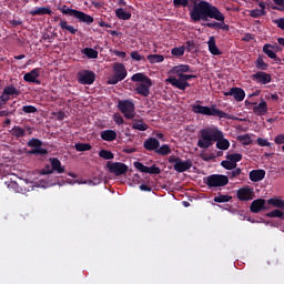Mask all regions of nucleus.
<instances>
[{"instance_id":"27","label":"nucleus","mask_w":284,"mask_h":284,"mask_svg":"<svg viewBox=\"0 0 284 284\" xmlns=\"http://www.w3.org/2000/svg\"><path fill=\"white\" fill-rule=\"evenodd\" d=\"M100 136L102 141H108L110 143L112 141H116V131L104 130V131H101Z\"/></svg>"},{"instance_id":"44","label":"nucleus","mask_w":284,"mask_h":284,"mask_svg":"<svg viewBox=\"0 0 284 284\" xmlns=\"http://www.w3.org/2000/svg\"><path fill=\"white\" fill-rule=\"evenodd\" d=\"M266 216H267L268 219H283L284 212L281 211V210H278V209H275V210H273V211L266 213Z\"/></svg>"},{"instance_id":"21","label":"nucleus","mask_w":284,"mask_h":284,"mask_svg":"<svg viewBox=\"0 0 284 284\" xmlns=\"http://www.w3.org/2000/svg\"><path fill=\"white\" fill-rule=\"evenodd\" d=\"M205 28H211L212 30H223L224 32H230V24H225V20L220 22H207Z\"/></svg>"},{"instance_id":"25","label":"nucleus","mask_w":284,"mask_h":284,"mask_svg":"<svg viewBox=\"0 0 284 284\" xmlns=\"http://www.w3.org/2000/svg\"><path fill=\"white\" fill-rule=\"evenodd\" d=\"M207 45L209 52H211V54H213L214 57H219L222 54L221 50H219V47H216V38L210 37Z\"/></svg>"},{"instance_id":"58","label":"nucleus","mask_w":284,"mask_h":284,"mask_svg":"<svg viewBox=\"0 0 284 284\" xmlns=\"http://www.w3.org/2000/svg\"><path fill=\"white\" fill-rule=\"evenodd\" d=\"M113 121H114V123H116V125H123V123H124L123 116L119 113H115L113 115Z\"/></svg>"},{"instance_id":"8","label":"nucleus","mask_w":284,"mask_h":284,"mask_svg":"<svg viewBox=\"0 0 284 284\" xmlns=\"http://www.w3.org/2000/svg\"><path fill=\"white\" fill-rule=\"evenodd\" d=\"M118 110H120L126 119H134V116H136V108L131 100H120L118 102Z\"/></svg>"},{"instance_id":"30","label":"nucleus","mask_w":284,"mask_h":284,"mask_svg":"<svg viewBox=\"0 0 284 284\" xmlns=\"http://www.w3.org/2000/svg\"><path fill=\"white\" fill-rule=\"evenodd\" d=\"M59 27L61 28V30H65L70 34H77L79 32V29L74 28L71 24H68V21L65 20H60Z\"/></svg>"},{"instance_id":"31","label":"nucleus","mask_w":284,"mask_h":284,"mask_svg":"<svg viewBox=\"0 0 284 284\" xmlns=\"http://www.w3.org/2000/svg\"><path fill=\"white\" fill-rule=\"evenodd\" d=\"M2 93L4 95L9 97V99H10V97H19V94H21V92L17 88H14V85H12V84L6 87L2 91Z\"/></svg>"},{"instance_id":"26","label":"nucleus","mask_w":284,"mask_h":284,"mask_svg":"<svg viewBox=\"0 0 284 284\" xmlns=\"http://www.w3.org/2000/svg\"><path fill=\"white\" fill-rule=\"evenodd\" d=\"M51 168L53 172H57V174H63L65 172V166L61 165V161L57 158H51Z\"/></svg>"},{"instance_id":"15","label":"nucleus","mask_w":284,"mask_h":284,"mask_svg":"<svg viewBox=\"0 0 284 284\" xmlns=\"http://www.w3.org/2000/svg\"><path fill=\"white\" fill-rule=\"evenodd\" d=\"M39 77H41V69L36 68L23 75V81H26V83H36L37 85H41Z\"/></svg>"},{"instance_id":"54","label":"nucleus","mask_w":284,"mask_h":284,"mask_svg":"<svg viewBox=\"0 0 284 284\" xmlns=\"http://www.w3.org/2000/svg\"><path fill=\"white\" fill-rule=\"evenodd\" d=\"M131 59H133V61H145V55H141L139 51H132Z\"/></svg>"},{"instance_id":"45","label":"nucleus","mask_w":284,"mask_h":284,"mask_svg":"<svg viewBox=\"0 0 284 284\" xmlns=\"http://www.w3.org/2000/svg\"><path fill=\"white\" fill-rule=\"evenodd\" d=\"M230 201H232V196L223 195L221 193L214 197V203H230Z\"/></svg>"},{"instance_id":"10","label":"nucleus","mask_w":284,"mask_h":284,"mask_svg":"<svg viewBox=\"0 0 284 284\" xmlns=\"http://www.w3.org/2000/svg\"><path fill=\"white\" fill-rule=\"evenodd\" d=\"M27 145L28 148H33L30 151H28V154L41 155V156H45V154H48V150L41 148V145H43V142L37 138L29 140Z\"/></svg>"},{"instance_id":"29","label":"nucleus","mask_w":284,"mask_h":284,"mask_svg":"<svg viewBox=\"0 0 284 284\" xmlns=\"http://www.w3.org/2000/svg\"><path fill=\"white\" fill-rule=\"evenodd\" d=\"M131 128L132 130H138L139 132H145L150 128V125L143 122V120H133Z\"/></svg>"},{"instance_id":"51","label":"nucleus","mask_w":284,"mask_h":284,"mask_svg":"<svg viewBox=\"0 0 284 284\" xmlns=\"http://www.w3.org/2000/svg\"><path fill=\"white\" fill-rule=\"evenodd\" d=\"M134 169L139 170L140 172H142L143 174H148V166H145L143 163L141 162H134L133 163Z\"/></svg>"},{"instance_id":"63","label":"nucleus","mask_w":284,"mask_h":284,"mask_svg":"<svg viewBox=\"0 0 284 284\" xmlns=\"http://www.w3.org/2000/svg\"><path fill=\"white\" fill-rule=\"evenodd\" d=\"M55 118L58 121H63L65 119V112L59 111L58 113H55Z\"/></svg>"},{"instance_id":"16","label":"nucleus","mask_w":284,"mask_h":284,"mask_svg":"<svg viewBox=\"0 0 284 284\" xmlns=\"http://www.w3.org/2000/svg\"><path fill=\"white\" fill-rule=\"evenodd\" d=\"M236 196L239 201H253L254 200V189L250 186H244L237 190Z\"/></svg>"},{"instance_id":"64","label":"nucleus","mask_w":284,"mask_h":284,"mask_svg":"<svg viewBox=\"0 0 284 284\" xmlns=\"http://www.w3.org/2000/svg\"><path fill=\"white\" fill-rule=\"evenodd\" d=\"M140 190L142 192H152V187L150 185H146V184L140 185Z\"/></svg>"},{"instance_id":"42","label":"nucleus","mask_w":284,"mask_h":284,"mask_svg":"<svg viewBox=\"0 0 284 284\" xmlns=\"http://www.w3.org/2000/svg\"><path fill=\"white\" fill-rule=\"evenodd\" d=\"M172 57H176L178 59L185 54V45L175 47L171 50Z\"/></svg>"},{"instance_id":"17","label":"nucleus","mask_w":284,"mask_h":284,"mask_svg":"<svg viewBox=\"0 0 284 284\" xmlns=\"http://www.w3.org/2000/svg\"><path fill=\"white\" fill-rule=\"evenodd\" d=\"M224 97H233L235 101L241 102L245 99V90L239 87H233L229 91L224 92Z\"/></svg>"},{"instance_id":"28","label":"nucleus","mask_w":284,"mask_h":284,"mask_svg":"<svg viewBox=\"0 0 284 284\" xmlns=\"http://www.w3.org/2000/svg\"><path fill=\"white\" fill-rule=\"evenodd\" d=\"M31 17H43V14H52V11L48 7H40L37 9H33L29 12Z\"/></svg>"},{"instance_id":"23","label":"nucleus","mask_w":284,"mask_h":284,"mask_svg":"<svg viewBox=\"0 0 284 284\" xmlns=\"http://www.w3.org/2000/svg\"><path fill=\"white\" fill-rule=\"evenodd\" d=\"M250 181L253 183H258L260 181H263L265 179V170L258 169V170H252L248 174Z\"/></svg>"},{"instance_id":"62","label":"nucleus","mask_w":284,"mask_h":284,"mask_svg":"<svg viewBox=\"0 0 284 284\" xmlns=\"http://www.w3.org/2000/svg\"><path fill=\"white\" fill-rule=\"evenodd\" d=\"M274 23L277 24V28H280V30H284V18L274 20Z\"/></svg>"},{"instance_id":"11","label":"nucleus","mask_w":284,"mask_h":284,"mask_svg":"<svg viewBox=\"0 0 284 284\" xmlns=\"http://www.w3.org/2000/svg\"><path fill=\"white\" fill-rule=\"evenodd\" d=\"M245 103H248V105H254L253 113L255 114V116H265V114H267L270 110L267 108V102L263 98H261L260 103L248 101H245Z\"/></svg>"},{"instance_id":"19","label":"nucleus","mask_w":284,"mask_h":284,"mask_svg":"<svg viewBox=\"0 0 284 284\" xmlns=\"http://www.w3.org/2000/svg\"><path fill=\"white\" fill-rule=\"evenodd\" d=\"M143 148L148 150V152H155L161 148V142L156 138H149L144 141Z\"/></svg>"},{"instance_id":"39","label":"nucleus","mask_w":284,"mask_h":284,"mask_svg":"<svg viewBox=\"0 0 284 284\" xmlns=\"http://www.w3.org/2000/svg\"><path fill=\"white\" fill-rule=\"evenodd\" d=\"M74 149L77 152H90L92 150V144L90 143H75Z\"/></svg>"},{"instance_id":"55","label":"nucleus","mask_w":284,"mask_h":284,"mask_svg":"<svg viewBox=\"0 0 284 284\" xmlns=\"http://www.w3.org/2000/svg\"><path fill=\"white\" fill-rule=\"evenodd\" d=\"M146 174H161V168L156 166V164H153L151 168L148 166Z\"/></svg>"},{"instance_id":"2","label":"nucleus","mask_w":284,"mask_h":284,"mask_svg":"<svg viewBox=\"0 0 284 284\" xmlns=\"http://www.w3.org/2000/svg\"><path fill=\"white\" fill-rule=\"evenodd\" d=\"M189 14L193 23H199V21H210V19H215V21H225L223 12L207 1H200L197 4H193Z\"/></svg>"},{"instance_id":"57","label":"nucleus","mask_w":284,"mask_h":284,"mask_svg":"<svg viewBox=\"0 0 284 284\" xmlns=\"http://www.w3.org/2000/svg\"><path fill=\"white\" fill-rule=\"evenodd\" d=\"M257 145H260L261 148H270V145H272V143H270L266 139L258 138Z\"/></svg>"},{"instance_id":"18","label":"nucleus","mask_w":284,"mask_h":284,"mask_svg":"<svg viewBox=\"0 0 284 284\" xmlns=\"http://www.w3.org/2000/svg\"><path fill=\"white\" fill-rule=\"evenodd\" d=\"M150 88H152V79L141 82L136 88L135 92L141 97H150Z\"/></svg>"},{"instance_id":"59","label":"nucleus","mask_w":284,"mask_h":284,"mask_svg":"<svg viewBox=\"0 0 284 284\" xmlns=\"http://www.w3.org/2000/svg\"><path fill=\"white\" fill-rule=\"evenodd\" d=\"M274 143H276V145H284V134L281 133L276 135L274 139Z\"/></svg>"},{"instance_id":"22","label":"nucleus","mask_w":284,"mask_h":284,"mask_svg":"<svg viewBox=\"0 0 284 284\" xmlns=\"http://www.w3.org/2000/svg\"><path fill=\"white\" fill-rule=\"evenodd\" d=\"M270 48H274V47L272 44H267V43L263 45L264 54H266V57H268V59H273V61L275 63H277V65H281V58H278V55H276V53Z\"/></svg>"},{"instance_id":"14","label":"nucleus","mask_w":284,"mask_h":284,"mask_svg":"<svg viewBox=\"0 0 284 284\" xmlns=\"http://www.w3.org/2000/svg\"><path fill=\"white\" fill-rule=\"evenodd\" d=\"M78 81L81 85H92L97 81V74L91 70H84L82 73H79Z\"/></svg>"},{"instance_id":"38","label":"nucleus","mask_w":284,"mask_h":284,"mask_svg":"<svg viewBox=\"0 0 284 284\" xmlns=\"http://www.w3.org/2000/svg\"><path fill=\"white\" fill-rule=\"evenodd\" d=\"M11 134H12V136H16L17 139H21V138L26 136V131L23 130V128H21L19 125H14L11 130Z\"/></svg>"},{"instance_id":"41","label":"nucleus","mask_w":284,"mask_h":284,"mask_svg":"<svg viewBox=\"0 0 284 284\" xmlns=\"http://www.w3.org/2000/svg\"><path fill=\"white\" fill-rule=\"evenodd\" d=\"M131 81L138 83H145V81H150V78L143 73H135L132 75Z\"/></svg>"},{"instance_id":"4","label":"nucleus","mask_w":284,"mask_h":284,"mask_svg":"<svg viewBox=\"0 0 284 284\" xmlns=\"http://www.w3.org/2000/svg\"><path fill=\"white\" fill-rule=\"evenodd\" d=\"M58 10H60V12L62 14H65L67 17H73V19H78L80 23H87L88 26H92V23H94V18H92V16L87 14L83 11L70 9V7L65 4L62 7H59Z\"/></svg>"},{"instance_id":"36","label":"nucleus","mask_w":284,"mask_h":284,"mask_svg":"<svg viewBox=\"0 0 284 284\" xmlns=\"http://www.w3.org/2000/svg\"><path fill=\"white\" fill-rule=\"evenodd\" d=\"M155 154H159L160 156H168V154H172V149H170L169 144H163L155 150Z\"/></svg>"},{"instance_id":"50","label":"nucleus","mask_w":284,"mask_h":284,"mask_svg":"<svg viewBox=\"0 0 284 284\" xmlns=\"http://www.w3.org/2000/svg\"><path fill=\"white\" fill-rule=\"evenodd\" d=\"M221 165L224 170H236V164L232 163L230 160H223Z\"/></svg>"},{"instance_id":"35","label":"nucleus","mask_w":284,"mask_h":284,"mask_svg":"<svg viewBox=\"0 0 284 284\" xmlns=\"http://www.w3.org/2000/svg\"><path fill=\"white\" fill-rule=\"evenodd\" d=\"M255 68L257 70H262V72H264L265 70H267V68H270V64H267V62H265V60H263V57L260 55V57H257V59L255 61Z\"/></svg>"},{"instance_id":"60","label":"nucleus","mask_w":284,"mask_h":284,"mask_svg":"<svg viewBox=\"0 0 284 284\" xmlns=\"http://www.w3.org/2000/svg\"><path fill=\"white\" fill-rule=\"evenodd\" d=\"M242 41H244L245 43H250V41H254V34L245 33L244 37L242 38Z\"/></svg>"},{"instance_id":"33","label":"nucleus","mask_w":284,"mask_h":284,"mask_svg":"<svg viewBox=\"0 0 284 284\" xmlns=\"http://www.w3.org/2000/svg\"><path fill=\"white\" fill-rule=\"evenodd\" d=\"M82 54H84L88 59H99V51L92 48L82 49Z\"/></svg>"},{"instance_id":"24","label":"nucleus","mask_w":284,"mask_h":284,"mask_svg":"<svg viewBox=\"0 0 284 284\" xmlns=\"http://www.w3.org/2000/svg\"><path fill=\"white\" fill-rule=\"evenodd\" d=\"M185 72H193L189 64H179L170 70L171 74H178L179 78L185 74Z\"/></svg>"},{"instance_id":"61","label":"nucleus","mask_w":284,"mask_h":284,"mask_svg":"<svg viewBox=\"0 0 284 284\" xmlns=\"http://www.w3.org/2000/svg\"><path fill=\"white\" fill-rule=\"evenodd\" d=\"M240 174H241V168H235L230 173V179H236V176H240Z\"/></svg>"},{"instance_id":"49","label":"nucleus","mask_w":284,"mask_h":284,"mask_svg":"<svg viewBox=\"0 0 284 284\" xmlns=\"http://www.w3.org/2000/svg\"><path fill=\"white\" fill-rule=\"evenodd\" d=\"M174 8H187L190 0H173Z\"/></svg>"},{"instance_id":"20","label":"nucleus","mask_w":284,"mask_h":284,"mask_svg":"<svg viewBox=\"0 0 284 284\" xmlns=\"http://www.w3.org/2000/svg\"><path fill=\"white\" fill-rule=\"evenodd\" d=\"M265 203V199L254 200L250 205L251 212H253V214H258L260 212H263V210H267Z\"/></svg>"},{"instance_id":"5","label":"nucleus","mask_w":284,"mask_h":284,"mask_svg":"<svg viewBox=\"0 0 284 284\" xmlns=\"http://www.w3.org/2000/svg\"><path fill=\"white\" fill-rule=\"evenodd\" d=\"M203 183H205L210 190H212V187H225V185L230 183V178L223 174H212L204 178Z\"/></svg>"},{"instance_id":"46","label":"nucleus","mask_w":284,"mask_h":284,"mask_svg":"<svg viewBox=\"0 0 284 284\" xmlns=\"http://www.w3.org/2000/svg\"><path fill=\"white\" fill-rule=\"evenodd\" d=\"M267 14V11L260 10V9H253L250 11V17L253 19H258V17H265Z\"/></svg>"},{"instance_id":"7","label":"nucleus","mask_w":284,"mask_h":284,"mask_svg":"<svg viewBox=\"0 0 284 284\" xmlns=\"http://www.w3.org/2000/svg\"><path fill=\"white\" fill-rule=\"evenodd\" d=\"M114 73L111 78L108 80L109 85H116L120 81H123L125 77H128V70H125V64L123 63H114L113 65Z\"/></svg>"},{"instance_id":"53","label":"nucleus","mask_w":284,"mask_h":284,"mask_svg":"<svg viewBox=\"0 0 284 284\" xmlns=\"http://www.w3.org/2000/svg\"><path fill=\"white\" fill-rule=\"evenodd\" d=\"M184 48L186 52H193V50H196V43L194 42V40H187Z\"/></svg>"},{"instance_id":"48","label":"nucleus","mask_w":284,"mask_h":284,"mask_svg":"<svg viewBox=\"0 0 284 284\" xmlns=\"http://www.w3.org/2000/svg\"><path fill=\"white\" fill-rule=\"evenodd\" d=\"M273 3H275V6H271L272 10H278L280 12H283L284 0H273Z\"/></svg>"},{"instance_id":"52","label":"nucleus","mask_w":284,"mask_h":284,"mask_svg":"<svg viewBox=\"0 0 284 284\" xmlns=\"http://www.w3.org/2000/svg\"><path fill=\"white\" fill-rule=\"evenodd\" d=\"M38 110L34 105H23L22 106V112H24V114H34Z\"/></svg>"},{"instance_id":"32","label":"nucleus","mask_w":284,"mask_h":284,"mask_svg":"<svg viewBox=\"0 0 284 284\" xmlns=\"http://www.w3.org/2000/svg\"><path fill=\"white\" fill-rule=\"evenodd\" d=\"M115 17L122 21H129V19H132V13L126 12V10L123 8H119L115 10Z\"/></svg>"},{"instance_id":"43","label":"nucleus","mask_w":284,"mask_h":284,"mask_svg":"<svg viewBox=\"0 0 284 284\" xmlns=\"http://www.w3.org/2000/svg\"><path fill=\"white\" fill-rule=\"evenodd\" d=\"M99 156L101 159H104L105 161H112V159H114V153H112V151L109 150H101L99 152Z\"/></svg>"},{"instance_id":"40","label":"nucleus","mask_w":284,"mask_h":284,"mask_svg":"<svg viewBox=\"0 0 284 284\" xmlns=\"http://www.w3.org/2000/svg\"><path fill=\"white\" fill-rule=\"evenodd\" d=\"M227 161H231L234 165L243 160V154L241 153H229L226 154Z\"/></svg>"},{"instance_id":"1","label":"nucleus","mask_w":284,"mask_h":284,"mask_svg":"<svg viewBox=\"0 0 284 284\" xmlns=\"http://www.w3.org/2000/svg\"><path fill=\"white\" fill-rule=\"evenodd\" d=\"M223 131L216 126L205 128L200 131L197 148L207 150L216 143L217 150H230V140L223 138Z\"/></svg>"},{"instance_id":"34","label":"nucleus","mask_w":284,"mask_h":284,"mask_svg":"<svg viewBox=\"0 0 284 284\" xmlns=\"http://www.w3.org/2000/svg\"><path fill=\"white\" fill-rule=\"evenodd\" d=\"M146 59L151 64L163 63V61H165V57H163L162 54H149Z\"/></svg>"},{"instance_id":"12","label":"nucleus","mask_w":284,"mask_h":284,"mask_svg":"<svg viewBox=\"0 0 284 284\" xmlns=\"http://www.w3.org/2000/svg\"><path fill=\"white\" fill-rule=\"evenodd\" d=\"M108 169L111 174H114L115 176H123V174H128V165L122 162H113L108 163Z\"/></svg>"},{"instance_id":"56","label":"nucleus","mask_w":284,"mask_h":284,"mask_svg":"<svg viewBox=\"0 0 284 284\" xmlns=\"http://www.w3.org/2000/svg\"><path fill=\"white\" fill-rule=\"evenodd\" d=\"M53 173H54V171H53L52 166H50V164H47L45 168H43V169L40 171V174H41L42 176H45V175H48V174H53Z\"/></svg>"},{"instance_id":"47","label":"nucleus","mask_w":284,"mask_h":284,"mask_svg":"<svg viewBox=\"0 0 284 284\" xmlns=\"http://www.w3.org/2000/svg\"><path fill=\"white\" fill-rule=\"evenodd\" d=\"M237 141H240L242 145H251L252 138L250 136V134L239 135Z\"/></svg>"},{"instance_id":"6","label":"nucleus","mask_w":284,"mask_h":284,"mask_svg":"<svg viewBox=\"0 0 284 284\" xmlns=\"http://www.w3.org/2000/svg\"><path fill=\"white\" fill-rule=\"evenodd\" d=\"M191 79H196V75L183 73L179 77V79L170 77L169 79H166V81L168 83L173 85V88H178V90H187V88H190L191 85L187 81H190Z\"/></svg>"},{"instance_id":"37","label":"nucleus","mask_w":284,"mask_h":284,"mask_svg":"<svg viewBox=\"0 0 284 284\" xmlns=\"http://www.w3.org/2000/svg\"><path fill=\"white\" fill-rule=\"evenodd\" d=\"M268 205H273V207H278L280 210H284V200L278 197H272L267 200Z\"/></svg>"},{"instance_id":"3","label":"nucleus","mask_w":284,"mask_h":284,"mask_svg":"<svg viewBox=\"0 0 284 284\" xmlns=\"http://www.w3.org/2000/svg\"><path fill=\"white\" fill-rule=\"evenodd\" d=\"M194 114H203V116H217L219 119H232L230 113L216 109V104L211 106H203L201 104H194L192 108Z\"/></svg>"},{"instance_id":"9","label":"nucleus","mask_w":284,"mask_h":284,"mask_svg":"<svg viewBox=\"0 0 284 284\" xmlns=\"http://www.w3.org/2000/svg\"><path fill=\"white\" fill-rule=\"evenodd\" d=\"M169 163L174 164L173 170L179 173L187 172L192 168V160L183 161L181 158L176 155H171L168 159Z\"/></svg>"},{"instance_id":"13","label":"nucleus","mask_w":284,"mask_h":284,"mask_svg":"<svg viewBox=\"0 0 284 284\" xmlns=\"http://www.w3.org/2000/svg\"><path fill=\"white\" fill-rule=\"evenodd\" d=\"M251 79L255 83H260V85H267V83H272V74L265 71H257L251 75Z\"/></svg>"}]
</instances>
